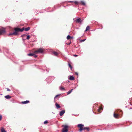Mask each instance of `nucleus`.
Masks as SVG:
<instances>
[{"mask_svg": "<svg viewBox=\"0 0 132 132\" xmlns=\"http://www.w3.org/2000/svg\"><path fill=\"white\" fill-rule=\"evenodd\" d=\"M15 31L13 33H10L9 34V35H18V34L17 32H22L24 29V27H23L22 29H20L19 28L17 27L15 28H14Z\"/></svg>", "mask_w": 132, "mask_h": 132, "instance_id": "obj_1", "label": "nucleus"}, {"mask_svg": "<svg viewBox=\"0 0 132 132\" xmlns=\"http://www.w3.org/2000/svg\"><path fill=\"white\" fill-rule=\"evenodd\" d=\"M63 126L64 128L62 129V132H67L68 130L67 128L68 126L66 125H63Z\"/></svg>", "mask_w": 132, "mask_h": 132, "instance_id": "obj_2", "label": "nucleus"}, {"mask_svg": "<svg viewBox=\"0 0 132 132\" xmlns=\"http://www.w3.org/2000/svg\"><path fill=\"white\" fill-rule=\"evenodd\" d=\"M34 52L37 53H42L43 52V49L41 48H40L38 49L37 50H36Z\"/></svg>", "mask_w": 132, "mask_h": 132, "instance_id": "obj_3", "label": "nucleus"}, {"mask_svg": "<svg viewBox=\"0 0 132 132\" xmlns=\"http://www.w3.org/2000/svg\"><path fill=\"white\" fill-rule=\"evenodd\" d=\"M83 126L84 125L81 124H79L78 125V127L80 128L79 129V131L80 132H81L82 130H83Z\"/></svg>", "mask_w": 132, "mask_h": 132, "instance_id": "obj_4", "label": "nucleus"}, {"mask_svg": "<svg viewBox=\"0 0 132 132\" xmlns=\"http://www.w3.org/2000/svg\"><path fill=\"white\" fill-rule=\"evenodd\" d=\"M65 112V110H63L61 111L60 112V116H62L64 113Z\"/></svg>", "mask_w": 132, "mask_h": 132, "instance_id": "obj_5", "label": "nucleus"}, {"mask_svg": "<svg viewBox=\"0 0 132 132\" xmlns=\"http://www.w3.org/2000/svg\"><path fill=\"white\" fill-rule=\"evenodd\" d=\"M5 32V30L4 29H2L0 30V35Z\"/></svg>", "mask_w": 132, "mask_h": 132, "instance_id": "obj_6", "label": "nucleus"}, {"mask_svg": "<svg viewBox=\"0 0 132 132\" xmlns=\"http://www.w3.org/2000/svg\"><path fill=\"white\" fill-rule=\"evenodd\" d=\"M82 21L81 19L80 18H78L77 19L76 22L78 23H81Z\"/></svg>", "mask_w": 132, "mask_h": 132, "instance_id": "obj_7", "label": "nucleus"}, {"mask_svg": "<svg viewBox=\"0 0 132 132\" xmlns=\"http://www.w3.org/2000/svg\"><path fill=\"white\" fill-rule=\"evenodd\" d=\"M68 2L69 3L74 2L75 4L77 5H78V4L79 3V2L77 1H69Z\"/></svg>", "mask_w": 132, "mask_h": 132, "instance_id": "obj_8", "label": "nucleus"}, {"mask_svg": "<svg viewBox=\"0 0 132 132\" xmlns=\"http://www.w3.org/2000/svg\"><path fill=\"white\" fill-rule=\"evenodd\" d=\"M29 101L28 100H26L24 101H22V103L23 104H26L29 103Z\"/></svg>", "mask_w": 132, "mask_h": 132, "instance_id": "obj_9", "label": "nucleus"}, {"mask_svg": "<svg viewBox=\"0 0 132 132\" xmlns=\"http://www.w3.org/2000/svg\"><path fill=\"white\" fill-rule=\"evenodd\" d=\"M59 88H60V89L61 90V91H63V90L65 91L66 90L63 87L60 86L59 87Z\"/></svg>", "mask_w": 132, "mask_h": 132, "instance_id": "obj_10", "label": "nucleus"}, {"mask_svg": "<svg viewBox=\"0 0 132 132\" xmlns=\"http://www.w3.org/2000/svg\"><path fill=\"white\" fill-rule=\"evenodd\" d=\"M5 97L7 99H9L11 98V97L9 95H7L5 96Z\"/></svg>", "mask_w": 132, "mask_h": 132, "instance_id": "obj_11", "label": "nucleus"}, {"mask_svg": "<svg viewBox=\"0 0 132 132\" xmlns=\"http://www.w3.org/2000/svg\"><path fill=\"white\" fill-rule=\"evenodd\" d=\"M30 29V27H28L27 28H24V30L25 31H29Z\"/></svg>", "mask_w": 132, "mask_h": 132, "instance_id": "obj_12", "label": "nucleus"}, {"mask_svg": "<svg viewBox=\"0 0 132 132\" xmlns=\"http://www.w3.org/2000/svg\"><path fill=\"white\" fill-rule=\"evenodd\" d=\"M52 53H53L54 54V55L55 56H57L58 54L57 52H55L54 51H53L52 52Z\"/></svg>", "mask_w": 132, "mask_h": 132, "instance_id": "obj_13", "label": "nucleus"}, {"mask_svg": "<svg viewBox=\"0 0 132 132\" xmlns=\"http://www.w3.org/2000/svg\"><path fill=\"white\" fill-rule=\"evenodd\" d=\"M69 79L71 80H73L74 79V77L72 76H70V78H69Z\"/></svg>", "mask_w": 132, "mask_h": 132, "instance_id": "obj_14", "label": "nucleus"}, {"mask_svg": "<svg viewBox=\"0 0 132 132\" xmlns=\"http://www.w3.org/2000/svg\"><path fill=\"white\" fill-rule=\"evenodd\" d=\"M90 29V27H89V26H87L86 27V29L85 30V31H86L87 30H88Z\"/></svg>", "mask_w": 132, "mask_h": 132, "instance_id": "obj_15", "label": "nucleus"}, {"mask_svg": "<svg viewBox=\"0 0 132 132\" xmlns=\"http://www.w3.org/2000/svg\"><path fill=\"white\" fill-rule=\"evenodd\" d=\"M73 90V89H72L71 90H70L69 91H68L67 92V94L68 95V94H70L71 93V92Z\"/></svg>", "mask_w": 132, "mask_h": 132, "instance_id": "obj_16", "label": "nucleus"}, {"mask_svg": "<svg viewBox=\"0 0 132 132\" xmlns=\"http://www.w3.org/2000/svg\"><path fill=\"white\" fill-rule=\"evenodd\" d=\"M55 105L57 108H60L61 107V106H60L57 103H56L55 104Z\"/></svg>", "mask_w": 132, "mask_h": 132, "instance_id": "obj_17", "label": "nucleus"}, {"mask_svg": "<svg viewBox=\"0 0 132 132\" xmlns=\"http://www.w3.org/2000/svg\"><path fill=\"white\" fill-rule=\"evenodd\" d=\"M118 114H116L115 113H114V117L116 118H117L118 117Z\"/></svg>", "mask_w": 132, "mask_h": 132, "instance_id": "obj_18", "label": "nucleus"}, {"mask_svg": "<svg viewBox=\"0 0 132 132\" xmlns=\"http://www.w3.org/2000/svg\"><path fill=\"white\" fill-rule=\"evenodd\" d=\"M71 38H72L69 35H68L67 37V38L68 40L70 39Z\"/></svg>", "mask_w": 132, "mask_h": 132, "instance_id": "obj_19", "label": "nucleus"}, {"mask_svg": "<svg viewBox=\"0 0 132 132\" xmlns=\"http://www.w3.org/2000/svg\"><path fill=\"white\" fill-rule=\"evenodd\" d=\"M85 129H86L88 131H89V129L88 127H85L83 128V130Z\"/></svg>", "mask_w": 132, "mask_h": 132, "instance_id": "obj_20", "label": "nucleus"}, {"mask_svg": "<svg viewBox=\"0 0 132 132\" xmlns=\"http://www.w3.org/2000/svg\"><path fill=\"white\" fill-rule=\"evenodd\" d=\"M27 55L29 56H33L34 55V54L30 53L27 54Z\"/></svg>", "mask_w": 132, "mask_h": 132, "instance_id": "obj_21", "label": "nucleus"}, {"mask_svg": "<svg viewBox=\"0 0 132 132\" xmlns=\"http://www.w3.org/2000/svg\"><path fill=\"white\" fill-rule=\"evenodd\" d=\"M1 132H6L5 130L3 128H2L1 129Z\"/></svg>", "mask_w": 132, "mask_h": 132, "instance_id": "obj_22", "label": "nucleus"}, {"mask_svg": "<svg viewBox=\"0 0 132 132\" xmlns=\"http://www.w3.org/2000/svg\"><path fill=\"white\" fill-rule=\"evenodd\" d=\"M80 2L84 6L85 5V2L83 1H81Z\"/></svg>", "mask_w": 132, "mask_h": 132, "instance_id": "obj_23", "label": "nucleus"}, {"mask_svg": "<svg viewBox=\"0 0 132 132\" xmlns=\"http://www.w3.org/2000/svg\"><path fill=\"white\" fill-rule=\"evenodd\" d=\"M30 35H27V37L26 39H27L29 40L30 39Z\"/></svg>", "mask_w": 132, "mask_h": 132, "instance_id": "obj_24", "label": "nucleus"}, {"mask_svg": "<svg viewBox=\"0 0 132 132\" xmlns=\"http://www.w3.org/2000/svg\"><path fill=\"white\" fill-rule=\"evenodd\" d=\"M48 123V121L47 120H46L44 122V124H46L47 123Z\"/></svg>", "mask_w": 132, "mask_h": 132, "instance_id": "obj_25", "label": "nucleus"}, {"mask_svg": "<svg viewBox=\"0 0 132 132\" xmlns=\"http://www.w3.org/2000/svg\"><path fill=\"white\" fill-rule=\"evenodd\" d=\"M68 65L69 66V67H70L71 69H72V67L71 65L69 63L68 64Z\"/></svg>", "mask_w": 132, "mask_h": 132, "instance_id": "obj_26", "label": "nucleus"}, {"mask_svg": "<svg viewBox=\"0 0 132 132\" xmlns=\"http://www.w3.org/2000/svg\"><path fill=\"white\" fill-rule=\"evenodd\" d=\"M102 107L99 108L98 110V112H100V110H102Z\"/></svg>", "mask_w": 132, "mask_h": 132, "instance_id": "obj_27", "label": "nucleus"}, {"mask_svg": "<svg viewBox=\"0 0 132 132\" xmlns=\"http://www.w3.org/2000/svg\"><path fill=\"white\" fill-rule=\"evenodd\" d=\"M35 58H36L37 57V55L34 54V55L33 56Z\"/></svg>", "mask_w": 132, "mask_h": 132, "instance_id": "obj_28", "label": "nucleus"}, {"mask_svg": "<svg viewBox=\"0 0 132 132\" xmlns=\"http://www.w3.org/2000/svg\"><path fill=\"white\" fill-rule=\"evenodd\" d=\"M24 36H26V34H24L21 35V37H24Z\"/></svg>", "mask_w": 132, "mask_h": 132, "instance_id": "obj_29", "label": "nucleus"}, {"mask_svg": "<svg viewBox=\"0 0 132 132\" xmlns=\"http://www.w3.org/2000/svg\"><path fill=\"white\" fill-rule=\"evenodd\" d=\"M86 40V39H85L83 40H81V42H84Z\"/></svg>", "mask_w": 132, "mask_h": 132, "instance_id": "obj_30", "label": "nucleus"}, {"mask_svg": "<svg viewBox=\"0 0 132 132\" xmlns=\"http://www.w3.org/2000/svg\"><path fill=\"white\" fill-rule=\"evenodd\" d=\"M59 95H56L54 97V98L55 99Z\"/></svg>", "mask_w": 132, "mask_h": 132, "instance_id": "obj_31", "label": "nucleus"}, {"mask_svg": "<svg viewBox=\"0 0 132 132\" xmlns=\"http://www.w3.org/2000/svg\"><path fill=\"white\" fill-rule=\"evenodd\" d=\"M2 118V116L1 115H0V121L1 120Z\"/></svg>", "mask_w": 132, "mask_h": 132, "instance_id": "obj_32", "label": "nucleus"}, {"mask_svg": "<svg viewBox=\"0 0 132 132\" xmlns=\"http://www.w3.org/2000/svg\"><path fill=\"white\" fill-rule=\"evenodd\" d=\"M73 56L75 57H77L78 56V55H73Z\"/></svg>", "mask_w": 132, "mask_h": 132, "instance_id": "obj_33", "label": "nucleus"}, {"mask_svg": "<svg viewBox=\"0 0 132 132\" xmlns=\"http://www.w3.org/2000/svg\"><path fill=\"white\" fill-rule=\"evenodd\" d=\"M7 91H10V90L9 88H7Z\"/></svg>", "mask_w": 132, "mask_h": 132, "instance_id": "obj_34", "label": "nucleus"}, {"mask_svg": "<svg viewBox=\"0 0 132 132\" xmlns=\"http://www.w3.org/2000/svg\"><path fill=\"white\" fill-rule=\"evenodd\" d=\"M70 43H71V42H70V43H69L68 44H67L68 45H69L70 44Z\"/></svg>", "mask_w": 132, "mask_h": 132, "instance_id": "obj_35", "label": "nucleus"}, {"mask_svg": "<svg viewBox=\"0 0 132 132\" xmlns=\"http://www.w3.org/2000/svg\"><path fill=\"white\" fill-rule=\"evenodd\" d=\"M46 70L47 71V72H49V71H47V69H46Z\"/></svg>", "mask_w": 132, "mask_h": 132, "instance_id": "obj_36", "label": "nucleus"}, {"mask_svg": "<svg viewBox=\"0 0 132 132\" xmlns=\"http://www.w3.org/2000/svg\"><path fill=\"white\" fill-rule=\"evenodd\" d=\"M76 75H78V73H76Z\"/></svg>", "mask_w": 132, "mask_h": 132, "instance_id": "obj_37", "label": "nucleus"}]
</instances>
